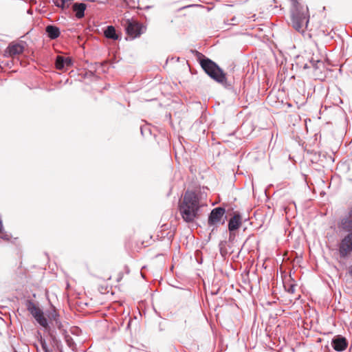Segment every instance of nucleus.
<instances>
[{
  "label": "nucleus",
  "instance_id": "1",
  "mask_svg": "<svg viewBox=\"0 0 352 352\" xmlns=\"http://www.w3.org/2000/svg\"><path fill=\"white\" fill-rule=\"evenodd\" d=\"M204 205L199 193L187 190L179 204V211L184 221L192 223L199 218L200 208Z\"/></svg>",
  "mask_w": 352,
  "mask_h": 352
},
{
  "label": "nucleus",
  "instance_id": "21",
  "mask_svg": "<svg viewBox=\"0 0 352 352\" xmlns=\"http://www.w3.org/2000/svg\"><path fill=\"white\" fill-rule=\"evenodd\" d=\"M57 317H58V314H57L56 310H54V313L52 314L51 318L54 320H57Z\"/></svg>",
  "mask_w": 352,
  "mask_h": 352
},
{
  "label": "nucleus",
  "instance_id": "2",
  "mask_svg": "<svg viewBox=\"0 0 352 352\" xmlns=\"http://www.w3.org/2000/svg\"><path fill=\"white\" fill-rule=\"evenodd\" d=\"M276 4L282 7L283 3L291 6L292 23L294 28L298 32L303 31L309 22V14L307 6L301 4L298 0H274Z\"/></svg>",
  "mask_w": 352,
  "mask_h": 352
},
{
  "label": "nucleus",
  "instance_id": "22",
  "mask_svg": "<svg viewBox=\"0 0 352 352\" xmlns=\"http://www.w3.org/2000/svg\"><path fill=\"white\" fill-rule=\"evenodd\" d=\"M54 3L56 6L58 7H60L63 8V6L60 4L61 3V0H56L54 1Z\"/></svg>",
  "mask_w": 352,
  "mask_h": 352
},
{
  "label": "nucleus",
  "instance_id": "11",
  "mask_svg": "<svg viewBox=\"0 0 352 352\" xmlns=\"http://www.w3.org/2000/svg\"><path fill=\"white\" fill-rule=\"evenodd\" d=\"M24 47L21 44H10L6 52L8 53L10 56L14 57L15 56L19 55L23 52Z\"/></svg>",
  "mask_w": 352,
  "mask_h": 352
},
{
  "label": "nucleus",
  "instance_id": "5",
  "mask_svg": "<svg viewBox=\"0 0 352 352\" xmlns=\"http://www.w3.org/2000/svg\"><path fill=\"white\" fill-rule=\"evenodd\" d=\"M25 307L28 311L32 314L41 326L45 329H47L49 327L47 318L44 316L43 311L36 303L32 300H27L25 301Z\"/></svg>",
  "mask_w": 352,
  "mask_h": 352
},
{
  "label": "nucleus",
  "instance_id": "8",
  "mask_svg": "<svg viewBox=\"0 0 352 352\" xmlns=\"http://www.w3.org/2000/svg\"><path fill=\"white\" fill-rule=\"evenodd\" d=\"M226 210L223 208L218 207L214 208L208 217V224L210 226L217 225L219 223L222 219V217L225 214Z\"/></svg>",
  "mask_w": 352,
  "mask_h": 352
},
{
  "label": "nucleus",
  "instance_id": "6",
  "mask_svg": "<svg viewBox=\"0 0 352 352\" xmlns=\"http://www.w3.org/2000/svg\"><path fill=\"white\" fill-rule=\"evenodd\" d=\"M352 253V232L346 234L338 244V254L341 258H348Z\"/></svg>",
  "mask_w": 352,
  "mask_h": 352
},
{
  "label": "nucleus",
  "instance_id": "12",
  "mask_svg": "<svg viewBox=\"0 0 352 352\" xmlns=\"http://www.w3.org/2000/svg\"><path fill=\"white\" fill-rule=\"evenodd\" d=\"M241 225V217L239 214H235L229 221L228 229L230 232L237 230Z\"/></svg>",
  "mask_w": 352,
  "mask_h": 352
},
{
  "label": "nucleus",
  "instance_id": "17",
  "mask_svg": "<svg viewBox=\"0 0 352 352\" xmlns=\"http://www.w3.org/2000/svg\"><path fill=\"white\" fill-rule=\"evenodd\" d=\"M38 335H39V341H40V343H41V347L43 349V350L44 351V352H52L47 347V343L45 342V340L42 338L41 335L40 333H38Z\"/></svg>",
  "mask_w": 352,
  "mask_h": 352
},
{
  "label": "nucleus",
  "instance_id": "20",
  "mask_svg": "<svg viewBox=\"0 0 352 352\" xmlns=\"http://www.w3.org/2000/svg\"><path fill=\"white\" fill-rule=\"evenodd\" d=\"M347 274L352 279V265L347 267Z\"/></svg>",
  "mask_w": 352,
  "mask_h": 352
},
{
  "label": "nucleus",
  "instance_id": "15",
  "mask_svg": "<svg viewBox=\"0 0 352 352\" xmlns=\"http://www.w3.org/2000/svg\"><path fill=\"white\" fill-rule=\"evenodd\" d=\"M86 5L83 3H75L73 5V10L76 12V16L78 19H81L85 15V10Z\"/></svg>",
  "mask_w": 352,
  "mask_h": 352
},
{
  "label": "nucleus",
  "instance_id": "7",
  "mask_svg": "<svg viewBox=\"0 0 352 352\" xmlns=\"http://www.w3.org/2000/svg\"><path fill=\"white\" fill-rule=\"evenodd\" d=\"M123 25L127 35L132 39L139 37L144 29L141 23L135 20L126 19Z\"/></svg>",
  "mask_w": 352,
  "mask_h": 352
},
{
  "label": "nucleus",
  "instance_id": "10",
  "mask_svg": "<svg viewBox=\"0 0 352 352\" xmlns=\"http://www.w3.org/2000/svg\"><path fill=\"white\" fill-rule=\"evenodd\" d=\"M340 228L348 233L352 232V209L349 211L348 216L341 219Z\"/></svg>",
  "mask_w": 352,
  "mask_h": 352
},
{
  "label": "nucleus",
  "instance_id": "13",
  "mask_svg": "<svg viewBox=\"0 0 352 352\" xmlns=\"http://www.w3.org/2000/svg\"><path fill=\"white\" fill-rule=\"evenodd\" d=\"M72 60L69 58L58 56L56 59L55 65L57 69H63L65 66H69Z\"/></svg>",
  "mask_w": 352,
  "mask_h": 352
},
{
  "label": "nucleus",
  "instance_id": "19",
  "mask_svg": "<svg viewBox=\"0 0 352 352\" xmlns=\"http://www.w3.org/2000/svg\"><path fill=\"white\" fill-rule=\"evenodd\" d=\"M296 290V285H290L287 289V291L291 293L294 294Z\"/></svg>",
  "mask_w": 352,
  "mask_h": 352
},
{
  "label": "nucleus",
  "instance_id": "16",
  "mask_svg": "<svg viewBox=\"0 0 352 352\" xmlns=\"http://www.w3.org/2000/svg\"><path fill=\"white\" fill-rule=\"evenodd\" d=\"M104 35L107 38L113 40H118L119 38V36L116 32L115 28L112 25L107 27L104 31Z\"/></svg>",
  "mask_w": 352,
  "mask_h": 352
},
{
  "label": "nucleus",
  "instance_id": "4",
  "mask_svg": "<svg viewBox=\"0 0 352 352\" xmlns=\"http://www.w3.org/2000/svg\"><path fill=\"white\" fill-rule=\"evenodd\" d=\"M303 69L315 79L322 80L326 77L327 69L324 62L320 60L311 59L308 63H305Z\"/></svg>",
  "mask_w": 352,
  "mask_h": 352
},
{
  "label": "nucleus",
  "instance_id": "9",
  "mask_svg": "<svg viewBox=\"0 0 352 352\" xmlns=\"http://www.w3.org/2000/svg\"><path fill=\"white\" fill-rule=\"evenodd\" d=\"M348 342L345 338L337 336L332 340V346L337 351H342L346 349Z\"/></svg>",
  "mask_w": 352,
  "mask_h": 352
},
{
  "label": "nucleus",
  "instance_id": "18",
  "mask_svg": "<svg viewBox=\"0 0 352 352\" xmlns=\"http://www.w3.org/2000/svg\"><path fill=\"white\" fill-rule=\"evenodd\" d=\"M73 0H61L63 8H68Z\"/></svg>",
  "mask_w": 352,
  "mask_h": 352
},
{
  "label": "nucleus",
  "instance_id": "14",
  "mask_svg": "<svg viewBox=\"0 0 352 352\" xmlns=\"http://www.w3.org/2000/svg\"><path fill=\"white\" fill-rule=\"evenodd\" d=\"M45 31L47 34L48 37L50 39L57 38L60 34L59 28L56 26L52 25H47L45 28Z\"/></svg>",
  "mask_w": 352,
  "mask_h": 352
},
{
  "label": "nucleus",
  "instance_id": "3",
  "mask_svg": "<svg viewBox=\"0 0 352 352\" xmlns=\"http://www.w3.org/2000/svg\"><path fill=\"white\" fill-rule=\"evenodd\" d=\"M195 54L197 58L199 60L202 69L210 78L223 85L226 84L227 78L226 74L214 62L209 58H205L204 56L199 52L196 51Z\"/></svg>",
  "mask_w": 352,
  "mask_h": 352
}]
</instances>
